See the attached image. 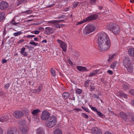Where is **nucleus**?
<instances>
[{
  "instance_id": "obj_1",
  "label": "nucleus",
  "mask_w": 134,
  "mask_h": 134,
  "mask_svg": "<svg viewBox=\"0 0 134 134\" xmlns=\"http://www.w3.org/2000/svg\"><path fill=\"white\" fill-rule=\"evenodd\" d=\"M102 43L98 44L99 49L101 51H106L108 50L110 46V41L109 37L103 41Z\"/></svg>"
},
{
  "instance_id": "obj_2",
  "label": "nucleus",
  "mask_w": 134,
  "mask_h": 134,
  "mask_svg": "<svg viewBox=\"0 0 134 134\" xmlns=\"http://www.w3.org/2000/svg\"><path fill=\"white\" fill-rule=\"evenodd\" d=\"M108 29L111 30L116 35H118L120 32V29L118 25L117 24L111 23L107 25Z\"/></svg>"
},
{
  "instance_id": "obj_3",
  "label": "nucleus",
  "mask_w": 134,
  "mask_h": 134,
  "mask_svg": "<svg viewBox=\"0 0 134 134\" xmlns=\"http://www.w3.org/2000/svg\"><path fill=\"white\" fill-rule=\"evenodd\" d=\"M57 119L55 116H52L49 117L46 122L47 126L49 128H52L56 124Z\"/></svg>"
},
{
  "instance_id": "obj_4",
  "label": "nucleus",
  "mask_w": 134,
  "mask_h": 134,
  "mask_svg": "<svg viewBox=\"0 0 134 134\" xmlns=\"http://www.w3.org/2000/svg\"><path fill=\"white\" fill-rule=\"evenodd\" d=\"M98 44L109 37L107 34L104 32L99 33L97 35Z\"/></svg>"
},
{
  "instance_id": "obj_5",
  "label": "nucleus",
  "mask_w": 134,
  "mask_h": 134,
  "mask_svg": "<svg viewBox=\"0 0 134 134\" xmlns=\"http://www.w3.org/2000/svg\"><path fill=\"white\" fill-rule=\"evenodd\" d=\"M95 29V27L93 25L88 24L85 27L84 32L85 34H89L94 31Z\"/></svg>"
},
{
  "instance_id": "obj_6",
  "label": "nucleus",
  "mask_w": 134,
  "mask_h": 134,
  "mask_svg": "<svg viewBox=\"0 0 134 134\" xmlns=\"http://www.w3.org/2000/svg\"><path fill=\"white\" fill-rule=\"evenodd\" d=\"M50 114L47 111L44 110L42 113L41 119L43 120H48L50 117Z\"/></svg>"
},
{
  "instance_id": "obj_7",
  "label": "nucleus",
  "mask_w": 134,
  "mask_h": 134,
  "mask_svg": "<svg viewBox=\"0 0 134 134\" xmlns=\"http://www.w3.org/2000/svg\"><path fill=\"white\" fill-rule=\"evenodd\" d=\"M123 64L125 67H127L130 65L131 64V60L129 57H125L123 61Z\"/></svg>"
},
{
  "instance_id": "obj_8",
  "label": "nucleus",
  "mask_w": 134,
  "mask_h": 134,
  "mask_svg": "<svg viewBox=\"0 0 134 134\" xmlns=\"http://www.w3.org/2000/svg\"><path fill=\"white\" fill-rule=\"evenodd\" d=\"M24 115L23 113L20 111H16L14 113V115L17 119H19L22 117Z\"/></svg>"
},
{
  "instance_id": "obj_9",
  "label": "nucleus",
  "mask_w": 134,
  "mask_h": 134,
  "mask_svg": "<svg viewBox=\"0 0 134 134\" xmlns=\"http://www.w3.org/2000/svg\"><path fill=\"white\" fill-rule=\"evenodd\" d=\"M91 131L92 134H102L100 129L97 127L92 128Z\"/></svg>"
},
{
  "instance_id": "obj_10",
  "label": "nucleus",
  "mask_w": 134,
  "mask_h": 134,
  "mask_svg": "<svg viewBox=\"0 0 134 134\" xmlns=\"http://www.w3.org/2000/svg\"><path fill=\"white\" fill-rule=\"evenodd\" d=\"M8 6V3L4 1H2L0 3V9L4 10L7 8Z\"/></svg>"
},
{
  "instance_id": "obj_11",
  "label": "nucleus",
  "mask_w": 134,
  "mask_h": 134,
  "mask_svg": "<svg viewBox=\"0 0 134 134\" xmlns=\"http://www.w3.org/2000/svg\"><path fill=\"white\" fill-rule=\"evenodd\" d=\"M98 18V16L96 14L91 15L86 19V21H89L92 20H95Z\"/></svg>"
},
{
  "instance_id": "obj_12",
  "label": "nucleus",
  "mask_w": 134,
  "mask_h": 134,
  "mask_svg": "<svg viewBox=\"0 0 134 134\" xmlns=\"http://www.w3.org/2000/svg\"><path fill=\"white\" fill-rule=\"evenodd\" d=\"M120 116L123 119L126 120L127 119L128 116H130L131 115V113H128L127 115L126 114L123 112H121L120 113Z\"/></svg>"
},
{
  "instance_id": "obj_13",
  "label": "nucleus",
  "mask_w": 134,
  "mask_h": 134,
  "mask_svg": "<svg viewBox=\"0 0 134 134\" xmlns=\"http://www.w3.org/2000/svg\"><path fill=\"white\" fill-rule=\"evenodd\" d=\"M76 67L77 70L80 71H87L88 70L85 67L77 66Z\"/></svg>"
},
{
  "instance_id": "obj_14",
  "label": "nucleus",
  "mask_w": 134,
  "mask_h": 134,
  "mask_svg": "<svg viewBox=\"0 0 134 134\" xmlns=\"http://www.w3.org/2000/svg\"><path fill=\"white\" fill-rule=\"evenodd\" d=\"M45 29H47V30L45 31V33L47 35H49V33H53L54 31V29L51 28L49 27H47Z\"/></svg>"
},
{
  "instance_id": "obj_15",
  "label": "nucleus",
  "mask_w": 134,
  "mask_h": 134,
  "mask_svg": "<svg viewBox=\"0 0 134 134\" xmlns=\"http://www.w3.org/2000/svg\"><path fill=\"white\" fill-rule=\"evenodd\" d=\"M9 118V117L8 115H4L0 118V121L3 122L7 120Z\"/></svg>"
},
{
  "instance_id": "obj_16",
  "label": "nucleus",
  "mask_w": 134,
  "mask_h": 134,
  "mask_svg": "<svg viewBox=\"0 0 134 134\" xmlns=\"http://www.w3.org/2000/svg\"><path fill=\"white\" fill-rule=\"evenodd\" d=\"M60 46L63 50L65 52L67 49V45L64 42L60 44Z\"/></svg>"
},
{
  "instance_id": "obj_17",
  "label": "nucleus",
  "mask_w": 134,
  "mask_h": 134,
  "mask_svg": "<svg viewBox=\"0 0 134 134\" xmlns=\"http://www.w3.org/2000/svg\"><path fill=\"white\" fill-rule=\"evenodd\" d=\"M28 128L27 126H25L22 128L21 130V132L22 134H26L27 133Z\"/></svg>"
},
{
  "instance_id": "obj_18",
  "label": "nucleus",
  "mask_w": 134,
  "mask_h": 134,
  "mask_svg": "<svg viewBox=\"0 0 134 134\" xmlns=\"http://www.w3.org/2000/svg\"><path fill=\"white\" fill-rule=\"evenodd\" d=\"M36 133L37 134H44V132L43 129L40 127L38 129L36 130Z\"/></svg>"
},
{
  "instance_id": "obj_19",
  "label": "nucleus",
  "mask_w": 134,
  "mask_h": 134,
  "mask_svg": "<svg viewBox=\"0 0 134 134\" xmlns=\"http://www.w3.org/2000/svg\"><path fill=\"white\" fill-rule=\"evenodd\" d=\"M25 48L23 47L21 49L20 51L21 54L24 57L26 56L27 55V53L25 51Z\"/></svg>"
},
{
  "instance_id": "obj_20",
  "label": "nucleus",
  "mask_w": 134,
  "mask_h": 134,
  "mask_svg": "<svg viewBox=\"0 0 134 134\" xmlns=\"http://www.w3.org/2000/svg\"><path fill=\"white\" fill-rule=\"evenodd\" d=\"M118 62L116 61L114 62L110 65V66L112 69H114L115 68H117V65Z\"/></svg>"
},
{
  "instance_id": "obj_21",
  "label": "nucleus",
  "mask_w": 134,
  "mask_h": 134,
  "mask_svg": "<svg viewBox=\"0 0 134 134\" xmlns=\"http://www.w3.org/2000/svg\"><path fill=\"white\" fill-rule=\"evenodd\" d=\"M128 53L131 56L134 57V49H129L128 51Z\"/></svg>"
},
{
  "instance_id": "obj_22",
  "label": "nucleus",
  "mask_w": 134,
  "mask_h": 134,
  "mask_svg": "<svg viewBox=\"0 0 134 134\" xmlns=\"http://www.w3.org/2000/svg\"><path fill=\"white\" fill-rule=\"evenodd\" d=\"M126 68L127 71L130 72H132L133 70V66L131 65H130L127 67H125Z\"/></svg>"
},
{
  "instance_id": "obj_23",
  "label": "nucleus",
  "mask_w": 134,
  "mask_h": 134,
  "mask_svg": "<svg viewBox=\"0 0 134 134\" xmlns=\"http://www.w3.org/2000/svg\"><path fill=\"white\" fill-rule=\"evenodd\" d=\"M63 97L65 99H68L69 96V94L67 92H64L62 95Z\"/></svg>"
},
{
  "instance_id": "obj_24",
  "label": "nucleus",
  "mask_w": 134,
  "mask_h": 134,
  "mask_svg": "<svg viewBox=\"0 0 134 134\" xmlns=\"http://www.w3.org/2000/svg\"><path fill=\"white\" fill-rule=\"evenodd\" d=\"M64 21V20H53L52 21H51L49 22V23H51L53 24L56 23H60V22L61 21Z\"/></svg>"
},
{
  "instance_id": "obj_25",
  "label": "nucleus",
  "mask_w": 134,
  "mask_h": 134,
  "mask_svg": "<svg viewBox=\"0 0 134 134\" xmlns=\"http://www.w3.org/2000/svg\"><path fill=\"white\" fill-rule=\"evenodd\" d=\"M15 130V129H8L7 132V134H16L15 133H14V132Z\"/></svg>"
},
{
  "instance_id": "obj_26",
  "label": "nucleus",
  "mask_w": 134,
  "mask_h": 134,
  "mask_svg": "<svg viewBox=\"0 0 134 134\" xmlns=\"http://www.w3.org/2000/svg\"><path fill=\"white\" fill-rule=\"evenodd\" d=\"M26 1V0H18V1L16 2V5L18 6L20 4L24 3V2Z\"/></svg>"
},
{
  "instance_id": "obj_27",
  "label": "nucleus",
  "mask_w": 134,
  "mask_h": 134,
  "mask_svg": "<svg viewBox=\"0 0 134 134\" xmlns=\"http://www.w3.org/2000/svg\"><path fill=\"white\" fill-rule=\"evenodd\" d=\"M26 123V121L25 120L21 119L19 121V124L21 126L24 125Z\"/></svg>"
},
{
  "instance_id": "obj_28",
  "label": "nucleus",
  "mask_w": 134,
  "mask_h": 134,
  "mask_svg": "<svg viewBox=\"0 0 134 134\" xmlns=\"http://www.w3.org/2000/svg\"><path fill=\"white\" fill-rule=\"evenodd\" d=\"M15 18H14L10 21V23L16 26L17 24H20L19 22L16 23L15 22Z\"/></svg>"
},
{
  "instance_id": "obj_29",
  "label": "nucleus",
  "mask_w": 134,
  "mask_h": 134,
  "mask_svg": "<svg viewBox=\"0 0 134 134\" xmlns=\"http://www.w3.org/2000/svg\"><path fill=\"white\" fill-rule=\"evenodd\" d=\"M54 134H62V132L61 130L57 129L54 131Z\"/></svg>"
},
{
  "instance_id": "obj_30",
  "label": "nucleus",
  "mask_w": 134,
  "mask_h": 134,
  "mask_svg": "<svg viewBox=\"0 0 134 134\" xmlns=\"http://www.w3.org/2000/svg\"><path fill=\"white\" fill-rule=\"evenodd\" d=\"M4 18V15L2 12H0V21H2Z\"/></svg>"
},
{
  "instance_id": "obj_31",
  "label": "nucleus",
  "mask_w": 134,
  "mask_h": 134,
  "mask_svg": "<svg viewBox=\"0 0 134 134\" xmlns=\"http://www.w3.org/2000/svg\"><path fill=\"white\" fill-rule=\"evenodd\" d=\"M43 88V86L42 85H40L37 89L35 90V91L36 92H41Z\"/></svg>"
},
{
  "instance_id": "obj_32",
  "label": "nucleus",
  "mask_w": 134,
  "mask_h": 134,
  "mask_svg": "<svg viewBox=\"0 0 134 134\" xmlns=\"http://www.w3.org/2000/svg\"><path fill=\"white\" fill-rule=\"evenodd\" d=\"M40 110L38 109H37L35 110H34L32 111V112L31 113L33 115H36L37 114L38 112H40Z\"/></svg>"
},
{
  "instance_id": "obj_33",
  "label": "nucleus",
  "mask_w": 134,
  "mask_h": 134,
  "mask_svg": "<svg viewBox=\"0 0 134 134\" xmlns=\"http://www.w3.org/2000/svg\"><path fill=\"white\" fill-rule=\"evenodd\" d=\"M22 34V32L19 31L17 32L14 33L13 34V35L15 36H16L21 35Z\"/></svg>"
},
{
  "instance_id": "obj_34",
  "label": "nucleus",
  "mask_w": 134,
  "mask_h": 134,
  "mask_svg": "<svg viewBox=\"0 0 134 134\" xmlns=\"http://www.w3.org/2000/svg\"><path fill=\"white\" fill-rule=\"evenodd\" d=\"M51 74L53 76H55V71L54 70L53 68H52L51 69Z\"/></svg>"
},
{
  "instance_id": "obj_35",
  "label": "nucleus",
  "mask_w": 134,
  "mask_h": 134,
  "mask_svg": "<svg viewBox=\"0 0 134 134\" xmlns=\"http://www.w3.org/2000/svg\"><path fill=\"white\" fill-rule=\"evenodd\" d=\"M76 92L78 94H80L82 92V91L80 89H77L76 90Z\"/></svg>"
},
{
  "instance_id": "obj_36",
  "label": "nucleus",
  "mask_w": 134,
  "mask_h": 134,
  "mask_svg": "<svg viewBox=\"0 0 134 134\" xmlns=\"http://www.w3.org/2000/svg\"><path fill=\"white\" fill-rule=\"evenodd\" d=\"M97 113L98 115L100 116L101 118H103V115L102 114L100 111H97Z\"/></svg>"
},
{
  "instance_id": "obj_37",
  "label": "nucleus",
  "mask_w": 134,
  "mask_h": 134,
  "mask_svg": "<svg viewBox=\"0 0 134 134\" xmlns=\"http://www.w3.org/2000/svg\"><path fill=\"white\" fill-rule=\"evenodd\" d=\"M82 108L84 110H85L86 111L89 113L90 112V111L88 108H86V107H84L83 106L82 107Z\"/></svg>"
},
{
  "instance_id": "obj_38",
  "label": "nucleus",
  "mask_w": 134,
  "mask_h": 134,
  "mask_svg": "<svg viewBox=\"0 0 134 134\" xmlns=\"http://www.w3.org/2000/svg\"><path fill=\"white\" fill-rule=\"evenodd\" d=\"M86 19H84L82 21H81L79 22L77 24V25H79L83 23H85L86 22Z\"/></svg>"
},
{
  "instance_id": "obj_39",
  "label": "nucleus",
  "mask_w": 134,
  "mask_h": 134,
  "mask_svg": "<svg viewBox=\"0 0 134 134\" xmlns=\"http://www.w3.org/2000/svg\"><path fill=\"white\" fill-rule=\"evenodd\" d=\"M120 95L121 97L124 98H127V96L125 94L123 93H120Z\"/></svg>"
},
{
  "instance_id": "obj_40",
  "label": "nucleus",
  "mask_w": 134,
  "mask_h": 134,
  "mask_svg": "<svg viewBox=\"0 0 134 134\" xmlns=\"http://www.w3.org/2000/svg\"><path fill=\"white\" fill-rule=\"evenodd\" d=\"M82 116L86 118H89L88 116L85 113H82Z\"/></svg>"
},
{
  "instance_id": "obj_41",
  "label": "nucleus",
  "mask_w": 134,
  "mask_h": 134,
  "mask_svg": "<svg viewBox=\"0 0 134 134\" xmlns=\"http://www.w3.org/2000/svg\"><path fill=\"white\" fill-rule=\"evenodd\" d=\"M115 54H113V55L110 57H109V58L108 60V61L109 62L110 60H112L114 58V56L115 55Z\"/></svg>"
},
{
  "instance_id": "obj_42",
  "label": "nucleus",
  "mask_w": 134,
  "mask_h": 134,
  "mask_svg": "<svg viewBox=\"0 0 134 134\" xmlns=\"http://www.w3.org/2000/svg\"><path fill=\"white\" fill-rule=\"evenodd\" d=\"M25 46L26 47H27L28 49H29L30 50H32V49H33L34 48L33 47H32L31 46H27L26 45H25Z\"/></svg>"
},
{
  "instance_id": "obj_43",
  "label": "nucleus",
  "mask_w": 134,
  "mask_h": 134,
  "mask_svg": "<svg viewBox=\"0 0 134 134\" xmlns=\"http://www.w3.org/2000/svg\"><path fill=\"white\" fill-rule=\"evenodd\" d=\"M90 90L91 91H94L95 89V88L94 87V86L91 85L90 86Z\"/></svg>"
},
{
  "instance_id": "obj_44",
  "label": "nucleus",
  "mask_w": 134,
  "mask_h": 134,
  "mask_svg": "<svg viewBox=\"0 0 134 134\" xmlns=\"http://www.w3.org/2000/svg\"><path fill=\"white\" fill-rule=\"evenodd\" d=\"M92 97L94 98H97V99H99V96H98L96 94H93Z\"/></svg>"
},
{
  "instance_id": "obj_45",
  "label": "nucleus",
  "mask_w": 134,
  "mask_h": 134,
  "mask_svg": "<svg viewBox=\"0 0 134 134\" xmlns=\"http://www.w3.org/2000/svg\"><path fill=\"white\" fill-rule=\"evenodd\" d=\"M123 87L125 89H128V86L127 85H123Z\"/></svg>"
},
{
  "instance_id": "obj_46",
  "label": "nucleus",
  "mask_w": 134,
  "mask_h": 134,
  "mask_svg": "<svg viewBox=\"0 0 134 134\" xmlns=\"http://www.w3.org/2000/svg\"><path fill=\"white\" fill-rule=\"evenodd\" d=\"M59 23H56L53 24L54 25V26L57 28H59V24H58Z\"/></svg>"
},
{
  "instance_id": "obj_47",
  "label": "nucleus",
  "mask_w": 134,
  "mask_h": 134,
  "mask_svg": "<svg viewBox=\"0 0 134 134\" xmlns=\"http://www.w3.org/2000/svg\"><path fill=\"white\" fill-rule=\"evenodd\" d=\"M129 92L133 96H134V89H132Z\"/></svg>"
},
{
  "instance_id": "obj_48",
  "label": "nucleus",
  "mask_w": 134,
  "mask_h": 134,
  "mask_svg": "<svg viewBox=\"0 0 134 134\" xmlns=\"http://www.w3.org/2000/svg\"><path fill=\"white\" fill-rule=\"evenodd\" d=\"M78 4V3L77 2H76L74 3V4H73V8H74L76 7Z\"/></svg>"
},
{
  "instance_id": "obj_49",
  "label": "nucleus",
  "mask_w": 134,
  "mask_h": 134,
  "mask_svg": "<svg viewBox=\"0 0 134 134\" xmlns=\"http://www.w3.org/2000/svg\"><path fill=\"white\" fill-rule=\"evenodd\" d=\"M35 35H28L26 36V37L27 38H31L35 37Z\"/></svg>"
},
{
  "instance_id": "obj_50",
  "label": "nucleus",
  "mask_w": 134,
  "mask_h": 134,
  "mask_svg": "<svg viewBox=\"0 0 134 134\" xmlns=\"http://www.w3.org/2000/svg\"><path fill=\"white\" fill-rule=\"evenodd\" d=\"M100 71L99 70H96L93 71V72L95 74V75L97 73V72Z\"/></svg>"
},
{
  "instance_id": "obj_51",
  "label": "nucleus",
  "mask_w": 134,
  "mask_h": 134,
  "mask_svg": "<svg viewBox=\"0 0 134 134\" xmlns=\"http://www.w3.org/2000/svg\"><path fill=\"white\" fill-rule=\"evenodd\" d=\"M73 110H74L76 112H77L79 111H81L82 110L79 108H75L73 109Z\"/></svg>"
},
{
  "instance_id": "obj_52",
  "label": "nucleus",
  "mask_w": 134,
  "mask_h": 134,
  "mask_svg": "<svg viewBox=\"0 0 134 134\" xmlns=\"http://www.w3.org/2000/svg\"><path fill=\"white\" fill-rule=\"evenodd\" d=\"M26 12H27V14H30L31 13V12L30 10H29L25 11L23 12L22 13H25Z\"/></svg>"
},
{
  "instance_id": "obj_53",
  "label": "nucleus",
  "mask_w": 134,
  "mask_h": 134,
  "mask_svg": "<svg viewBox=\"0 0 134 134\" xmlns=\"http://www.w3.org/2000/svg\"><path fill=\"white\" fill-rule=\"evenodd\" d=\"M91 109L97 112L98 111L97 109H96L95 108L93 107H91Z\"/></svg>"
},
{
  "instance_id": "obj_54",
  "label": "nucleus",
  "mask_w": 134,
  "mask_h": 134,
  "mask_svg": "<svg viewBox=\"0 0 134 134\" xmlns=\"http://www.w3.org/2000/svg\"><path fill=\"white\" fill-rule=\"evenodd\" d=\"M107 72L108 73L112 75L113 74V72L110 70H108Z\"/></svg>"
},
{
  "instance_id": "obj_55",
  "label": "nucleus",
  "mask_w": 134,
  "mask_h": 134,
  "mask_svg": "<svg viewBox=\"0 0 134 134\" xmlns=\"http://www.w3.org/2000/svg\"><path fill=\"white\" fill-rule=\"evenodd\" d=\"M24 41V39H22L20 41H19L18 42V44H19L20 43H21L23 42Z\"/></svg>"
},
{
  "instance_id": "obj_56",
  "label": "nucleus",
  "mask_w": 134,
  "mask_h": 134,
  "mask_svg": "<svg viewBox=\"0 0 134 134\" xmlns=\"http://www.w3.org/2000/svg\"><path fill=\"white\" fill-rule=\"evenodd\" d=\"M95 74H94V73L93 72H92L91 73H90L89 75V76L90 77H91L92 76H93L95 75Z\"/></svg>"
},
{
  "instance_id": "obj_57",
  "label": "nucleus",
  "mask_w": 134,
  "mask_h": 134,
  "mask_svg": "<svg viewBox=\"0 0 134 134\" xmlns=\"http://www.w3.org/2000/svg\"><path fill=\"white\" fill-rule=\"evenodd\" d=\"M131 104L132 105L134 106V99L131 101Z\"/></svg>"
},
{
  "instance_id": "obj_58",
  "label": "nucleus",
  "mask_w": 134,
  "mask_h": 134,
  "mask_svg": "<svg viewBox=\"0 0 134 134\" xmlns=\"http://www.w3.org/2000/svg\"><path fill=\"white\" fill-rule=\"evenodd\" d=\"M3 131L2 129L0 127V134H3Z\"/></svg>"
},
{
  "instance_id": "obj_59",
  "label": "nucleus",
  "mask_w": 134,
  "mask_h": 134,
  "mask_svg": "<svg viewBox=\"0 0 134 134\" xmlns=\"http://www.w3.org/2000/svg\"><path fill=\"white\" fill-rule=\"evenodd\" d=\"M9 86V83H7L6 85L5 86V87L6 88H8Z\"/></svg>"
},
{
  "instance_id": "obj_60",
  "label": "nucleus",
  "mask_w": 134,
  "mask_h": 134,
  "mask_svg": "<svg viewBox=\"0 0 134 134\" xmlns=\"http://www.w3.org/2000/svg\"><path fill=\"white\" fill-rule=\"evenodd\" d=\"M40 31L38 30H35L34 31V33L35 34H39Z\"/></svg>"
},
{
  "instance_id": "obj_61",
  "label": "nucleus",
  "mask_w": 134,
  "mask_h": 134,
  "mask_svg": "<svg viewBox=\"0 0 134 134\" xmlns=\"http://www.w3.org/2000/svg\"><path fill=\"white\" fill-rule=\"evenodd\" d=\"M57 42L60 44H61L62 43H63V42H62L60 40H57Z\"/></svg>"
},
{
  "instance_id": "obj_62",
  "label": "nucleus",
  "mask_w": 134,
  "mask_h": 134,
  "mask_svg": "<svg viewBox=\"0 0 134 134\" xmlns=\"http://www.w3.org/2000/svg\"><path fill=\"white\" fill-rule=\"evenodd\" d=\"M90 81V80H86L85 82V83L86 84H88Z\"/></svg>"
},
{
  "instance_id": "obj_63",
  "label": "nucleus",
  "mask_w": 134,
  "mask_h": 134,
  "mask_svg": "<svg viewBox=\"0 0 134 134\" xmlns=\"http://www.w3.org/2000/svg\"><path fill=\"white\" fill-rule=\"evenodd\" d=\"M104 134H113L109 131L106 132Z\"/></svg>"
},
{
  "instance_id": "obj_64",
  "label": "nucleus",
  "mask_w": 134,
  "mask_h": 134,
  "mask_svg": "<svg viewBox=\"0 0 134 134\" xmlns=\"http://www.w3.org/2000/svg\"><path fill=\"white\" fill-rule=\"evenodd\" d=\"M131 119L134 122V115H132L131 117Z\"/></svg>"
}]
</instances>
